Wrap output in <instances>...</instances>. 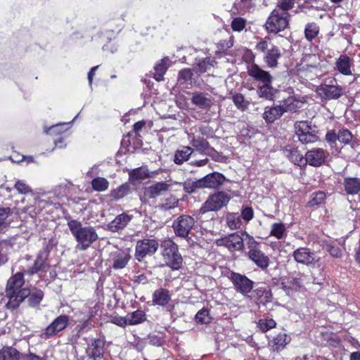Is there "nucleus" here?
Wrapping results in <instances>:
<instances>
[{"label": "nucleus", "instance_id": "473e14b6", "mask_svg": "<svg viewBox=\"0 0 360 360\" xmlns=\"http://www.w3.org/2000/svg\"><path fill=\"white\" fill-rule=\"evenodd\" d=\"M148 177V170L143 167L134 169L129 173V180L132 184L140 183Z\"/></svg>", "mask_w": 360, "mask_h": 360}, {"label": "nucleus", "instance_id": "5fc2aeb1", "mask_svg": "<svg viewBox=\"0 0 360 360\" xmlns=\"http://www.w3.org/2000/svg\"><path fill=\"white\" fill-rule=\"evenodd\" d=\"M352 137V133L347 129H340L338 134V141L345 144L349 143Z\"/></svg>", "mask_w": 360, "mask_h": 360}, {"label": "nucleus", "instance_id": "69168bd1", "mask_svg": "<svg viewBox=\"0 0 360 360\" xmlns=\"http://www.w3.org/2000/svg\"><path fill=\"white\" fill-rule=\"evenodd\" d=\"M193 72L190 69L186 68L181 70L179 73V81L180 82H186L191 79Z\"/></svg>", "mask_w": 360, "mask_h": 360}, {"label": "nucleus", "instance_id": "c9c22d12", "mask_svg": "<svg viewBox=\"0 0 360 360\" xmlns=\"http://www.w3.org/2000/svg\"><path fill=\"white\" fill-rule=\"evenodd\" d=\"M276 90L271 86V83H264L257 88V94L259 98L266 100H272Z\"/></svg>", "mask_w": 360, "mask_h": 360}, {"label": "nucleus", "instance_id": "0e129e2a", "mask_svg": "<svg viewBox=\"0 0 360 360\" xmlns=\"http://www.w3.org/2000/svg\"><path fill=\"white\" fill-rule=\"evenodd\" d=\"M240 216L244 221L249 222L254 217L253 209L249 206L243 207L241 209V215Z\"/></svg>", "mask_w": 360, "mask_h": 360}, {"label": "nucleus", "instance_id": "393cba45", "mask_svg": "<svg viewBox=\"0 0 360 360\" xmlns=\"http://www.w3.org/2000/svg\"><path fill=\"white\" fill-rule=\"evenodd\" d=\"M189 143L193 151L195 150L202 155H205L206 151L210 148V144L207 140L202 136L195 135L193 134H188Z\"/></svg>", "mask_w": 360, "mask_h": 360}, {"label": "nucleus", "instance_id": "6e6552de", "mask_svg": "<svg viewBox=\"0 0 360 360\" xmlns=\"http://www.w3.org/2000/svg\"><path fill=\"white\" fill-rule=\"evenodd\" d=\"M295 129L299 141L304 144L313 143L319 139L316 127L312 126L309 121L297 122Z\"/></svg>", "mask_w": 360, "mask_h": 360}, {"label": "nucleus", "instance_id": "052dcab7", "mask_svg": "<svg viewBox=\"0 0 360 360\" xmlns=\"http://www.w3.org/2000/svg\"><path fill=\"white\" fill-rule=\"evenodd\" d=\"M14 187L20 194H27L32 192L31 188L25 181L21 180H18Z\"/></svg>", "mask_w": 360, "mask_h": 360}, {"label": "nucleus", "instance_id": "0eeeda50", "mask_svg": "<svg viewBox=\"0 0 360 360\" xmlns=\"http://www.w3.org/2000/svg\"><path fill=\"white\" fill-rule=\"evenodd\" d=\"M289 13L274 9L269 16L265 28L269 33H278L288 27Z\"/></svg>", "mask_w": 360, "mask_h": 360}, {"label": "nucleus", "instance_id": "603ef678", "mask_svg": "<svg viewBox=\"0 0 360 360\" xmlns=\"http://www.w3.org/2000/svg\"><path fill=\"white\" fill-rule=\"evenodd\" d=\"M214 60L211 58L207 57L202 61L199 62L197 65V70L199 72L203 73L211 69L213 67Z\"/></svg>", "mask_w": 360, "mask_h": 360}, {"label": "nucleus", "instance_id": "c85d7f7f", "mask_svg": "<svg viewBox=\"0 0 360 360\" xmlns=\"http://www.w3.org/2000/svg\"><path fill=\"white\" fill-rule=\"evenodd\" d=\"M169 188V185L166 182H158L146 188L144 195L149 198H154L160 195L162 192L168 191Z\"/></svg>", "mask_w": 360, "mask_h": 360}, {"label": "nucleus", "instance_id": "c03bdc74", "mask_svg": "<svg viewBox=\"0 0 360 360\" xmlns=\"http://www.w3.org/2000/svg\"><path fill=\"white\" fill-rule=\"evenodd\" d=\"M270 236L275 237L278 240L283 239L287 236V230L284 224L274 223L271 225Z\"/></svg>", "mask_w": 360, "mask_h": 360}, {"label": "nucleus", "instance_id": "f257e3e1", "mask_svg": "<svg viewBox=\"0 0 360 360\" xmlns=\"http://www.w3.org/2000/svg\"><path fill=\"white\" fill-rule=\"evenodd\" d=\"M24 271L16 273L7 282L6 294L8 298L6 304L8 309H15L29 295L28 288H22L24 283Z\"/></svg>", "mask_w": 360, "mask_h": 360}, {"label": "nucleus", "instance_id": "e433bc0d", "mask_svg": "<svg viewBox=\"0 0 360 360\" xmlns=\"http://www.w3.org/2000/svg\"><path fill=\"white\" fill-rule=\"evenodd\" d=\"M20 352L13 347H4L0 349V360H20Z\"/></svg>", "mask_w": 360, "mask_h": 360}, {"label": "nucleus", "instance_id": "13d9d810", "mask_svg": "<svg viewBox=\"0 0 360 360\" xmlns=\"http://www.w3.org/2000/svg\"><path fill=\"white\" fill-rule=\"evenodd\" d=\"M178 205L179 200L175 197L170 196L161 205V208L164 210H169L177 207Z\"/></svg>", "mask_w": 360, "mask_h": 360}, {"label": "nucleus", "instance_id": "20e7f679", "mask_svg": "<svg viewBox=\"0 0 360 360\" xmlns=\"http://www.w3.org/2000/svg\"><path fill=\"white\" fill-rule=\"evenodd\" d=\"M317 95L321 100L338 99L343 95V88L334 78H328L316 89Z\"/></svg>", "mask_w": 360, "mask_h": 360}, {"label": "nucleus", "instance_id": "774afa93", "mask_svg": "<svg viewBox=\"0 0 360 360\" xmlns=\"http://www.w3.org/2000/svg\"><path fill=\"white\" fill-rule=\"evenodd\" d=\"M110 321L111 323L123 328L129 325L127 316L125 317L118 316H114L111 319Z\"/></svg>", "mask_w": 360, "mask_h": 360}, {"label": "nucleus", "instance_id": "412c9836", "mask_svg": "<svg viewBox=\"0 0 360 360\" xmlns=\"http://www.w3.org/2000/svg\"><path fill=\"white\" fill-rule=\"evenodd\" d=\"M226 180L225 176L219 172H212L200 179L202 188L217 189Z\"/></svg>", "mask_w": 360, "mask_h": 360}, {"label": "nucleus", "instance_id": "bb28decb", "mask_svg": "<svg viewBox=\"0 0 360 360\" xmlns=\"http://www.w3.org/2000/svg\"><path fill=\"white\" fill-rule=\"evenodd\" d=\"M284 114L281 103L272 107H266L263 113V118L267 123H273Z\"/></svg>", "mask_w": 360, "mask_h": 360}, {"label": "nucleus", "instance_id": "a211bd4d", "mask_svg": "<svg viewBox=\"0 0 360 360\" xmlns=\"http://www.w3.org/2000/svg\"><path fill=\"white\" fill-rule=\"evenodd\" d=\"M87 356L92 360H101L105 352V341L103 339H94L87 346Z\"/></svg>", "mask_w": 360, "mask_h": 360}, {"label": "nucleus", "instance_id": "4be33fe9", "mask_svg": "<svg viewBox=\"0 0 360 360\" xmlns=\"http://www.w3.org/2000/svg\"><path fill=\"white\" fill-rule=\"evenodd\" d=\"M248 75L252 77L255 80L260 83H271L273 77L271 74L263 69H262L258 65L253 63L248 70Z\"/></svg>", "mask_w": 360, "mask_h": 360}, {"label": "nucleus", "instance_id": "cd10ccee", "mask_svg": "<svg viewBox=\"0 0 360 360\" xmlns=\"http://www.w3.org/2000/svg\"><path fill=\"white\" fill-rule=\"evenodd\" d=\"M193 153V148L191 146H182L178 148L174 155V162L176 165H182L188 160L191 155Z\"/></svg>", "mask_w": 360, "mask_h": 360}, {"label": "nucleus", "instance_id": "a878e982", "mask_svg": "<svg viewBox=\"0 0 360 360\" xmlns=\"http://www.w3.org/2000/svg\"><path fill=\"white\" fill-rule=\"evenodd\" d=\"M290 342V338L285 333H281L269 342V347L272 352H278L283 349Z\"/></svg>", "mask_w": 360, "mask_h": 360}, {"label": "nucleus", "instance_id": "a18cd8bd", "mask_svg": "<svg viewBox=\"0 0 360 360\" xmlns=\"http://www.w3.org/2000/svg\"><path fill=\"white\" fill-rule=\"evenodd\" d=\"M319 33V27L315 22L308 23L305 25L304 36L307 41H311Z\"/></svg>", "mask_w": 360, "mask_h": 360}, {"label": "nucleus", "instance_id": "7c9ffc66", "mask_svg": "<svg viewBox=\"0 0 360 360\" xmlns=\"http://www.w3.org/2000/svg\"><path fill=\"white\" fill-rule=\"evenodd\" d=\"M351 65L352 60L347 55H341L336 61L338 70L345 75H352Z\"/></svg>", "mask_w": 360, "mask_h": 360}, {"label": "nucleus", "instance_id": "79ce46f5", "mask_svg": "<svg viewBox=\"0 0 360 360\" xmlns=\"http://www.w3.org/2000/svg\"><path fill=\"white\" fill-rule=\"evenodd\" d=\"M129 325H138L146 320V314L142 310H136L127 314Z\"/></svg>", "mask_w": 360, "mask_h": 360}, {"label": "nucleus", "instance_id": "4468645a", "mask_svg": "<svg viewBox=\"0 0 360 360\" xmlns=\"http://www.w3.org/2000/svg\"><path fill=\"white\" fill-rule=\"evenodd\" d=\"M244 238L238 233H232L229 236L221 238L217 240V244L219 246H224L230 251H239L242 250L244 244Z\"/></svg>", "mask_w": 360, "mask_h": 360}, {"label": "nucleus", "instance_id": "4d7b16f0", "mask_svg": "<svg viewBox=\"0 0 360 360\" xmlns=\"http://www.w3.org/2000/svg\"><path fill=\"white\" fill-rule=\"evenodd\" d=\"M246 25V20L240 17L235 18L231 22V28L236 32L242 31Z\"/></svg>", "mask_w": 360, "mask_h": 360}, {"label": "nucleus", "instance_id": "e2e57ef3", "mask_svg": "<svg viewBox=\"0 0 360 360\" xmlns=\"http://www.w3.org/2000/svg\"><path fill=\"white\" fill-rule=\"evenodd\" d=\"M71 186L68 184L60 185L55 191L58 198L68 197L70 194Z\"/></svg>", "mask_w": 360, "mask_h": 360}, {"label": "nucleus", "instance_id": "9b49d317", "mask_svg": "<svg viewBox=\"0 0 360 360\" xmlns=\"http://www.w3.org/2000/svg\"><path fill=\"white\" fill-rule=\"evenodd\" d=\"M230 280L236 290L243 295H247L252 290L253 281L245 275L232 272L230 276Z\"/></svg>", "mask_w": 360, "mask_h": 360}, {"label": "nucleus", "instance_id": "39448f33", "mask_svg": "<svg viewBox=\"0 0 360 360\" xmlns=\"http://www.w3.org/2000/svg\"><path fill=\"white\" fill-rule=\"evenodd\" d=\"M231 197L225 191H217L210 195L200 209L201 213L217 212L226 207Z\"/></svg>", "mask_w": 360, "mask_h": 360}, {"label": "nucleus", "instance_id": "2f4dec72", "mask_svg": "<svg viewBox=\"0 0 360 360\" xmlns=\"http://www.w3.org/2000/svg\"><path fill=\"white\" fill-rule=\"evenodd\" d=\"M343 186L348 195H356L360 191V179L353 177L345 178Z\"/></svg>", "mask_w": 360, "mask_h": 360}, {"label": "nucleus", "instance_id": "9d476101", "mask_svg": "<svg viewBox=\"0 0 360 360\" xmlns=\"http://www.w3.org/2000/svg\"><path fill=\"white\" fill-rule=\"evenodd\" d=\"M194 218L189 215H181L173 222V229L175 234L179 237L186 238L195 225Z\"/></svg>", "mask_w": 360, "mask_h": 360}, {"label": "nucleus", "instance_id": "ea45409f", "mask_svg": "<svg viewBox=\"0 0 360 360\" xmlns=\"http://www.w3.org/2000/svg\"><path fill=\"white\" fill-rule=\"evenodd\" d=\"M27 302L30 306L35 307L39 304L44 297V292L39 289H29V295H27Z\"/></svg>", "mask_w": 360, "mask_h": 360}, {"label": "nucleus", "instance_id": "58836bf2", "mask_svg": "<svg viewBox=\"0 0 360 360\" xmlns=\"http://www.w3.org/2000/svg\"><path fill=\"white\" fill-rule=\"evenodd\" d=\"M130 193V187L128 184H123L110 191V197L112 200L117 201L127 196Z\"/></svg>", "mask_w": 360, "mask_h": 360}, {"label": "nucleus", "instance_id": "4c0bfd02", "mask_svg": "<svg viewBox=\"0 0 360 360\" xmlns=\"http://www.w3.org/2000/svg\"><path fill=\"white\" fill-rule=\"evenodd\" d=\"M225 220L226 225L231 230H236L240 228L242 221L238 213L228 212L226 214Z\"/></svg>", "mask_w": 360, "mask_h": 360}, {"label": "nucleus", "instance_id": "6e6d98bb", "mask_svg": "<svg viewBox=\"0 0 360 360\" xmlns=\"http://www.w3.org/2000/svg\"><path fill=\"white\" fill-rule=\"evenodd\" d=\"M295 4V0H279L277 3V8H276V10L288 12L294 7Z\"/></svg>", "mask_w": 360, "mask_h": 360}, {"label": "nucleus", "instance_id": "1a4fd4ad", "mask_svg": "<svg viewBox=\"0 0 360 360\" xmlns=\"http://www.w3.org/2000/svg\"><path fill=\"white\" fill-rule=\"evenodd\" d=\"M159 247L158 241L155 239L144 238L136 242L135 257L141 262L147 255H154Z\"/></svg>", "mask_w": 360, "mask_h": 360}, {"label": "nucleus", "instance_id": "2eb2a0df", "mask_svg": "<svg viewBox=\"0 0 360 360\" xmlns=\"http://www.w3.org/2000/svg\"><path fill=\"white\" fill-rule=\"evenodd\" d=\"M48 257L49 252L45 249L41 250L37 254L33 265L26 269H24V274L30 276L39 271H44L49 266L47 263Z\"/></svg>", "mask_w": 360, "mask_h": 360}, {"label": "nucleus", "instance_id": "f704fd0d", "mask_svg": "<svg viewBox=\"0 0 360 360\" xmlns=\"http://www.w3.org/2000/svg\"><path fill=\"white\" fill-rule=\"evenodd\" d=\"M169 60L165 58L158 63L154 67V79L160 82L164 79V75L169 65Z\"/></svg>", "mask_w": 360, "mask_h": 360}, {"label": "nucleus", "instance_id": "bf43d9fd", "mask_svg": "<svg viewBox=\"0 0 360 360\" xmlns=\"http://www.w3.org/2000/svg\"><path fill=\"white\" fill-rule=\"evenodd\" d=\"M92 326L91 321L86 318L79 321L77 328L79 333H84L89 330Z\"/></svg>", "mask_w": 360, "mask_h": 360}, {"label": "nucleus", "instance_id": "37998d69", "mask_svg": "<svg viewBox=\"0 0 360 360\" xmlns=\"http://www.w3.org/2000/svg\"><path fill=\"white\" fill-rule=\"evenodd\" d=\"M281 105L284 113L288 112H295L297 109L302 107V103L292 97L288 98L283 101Z\"/></svg>", "mask_w": 360, "mask_h": 360}, {"label": "nucleus", "instance_id": "423d86ee", "mask_svg": "<svg viewBox=\"0 0 360 360\" xmlns=\"http://www.w3.org/2000/svg\"><path fill=\"white\" fill-rule=\"evenodd\" d=\"M255 49L261 53H264V62L269 68H275L278 66V61L281 57V49L275 45L269 46L268 42L261 39L255 46Z\"/></svg>", "mask_w": 360, "mask_h": 360}, {"label": "nucleus", "instance_id": "8fccbe9b", "mask_svg": "<svg viewBox=\"0 0 360 360\" xmlns=\"http://www.w3.org/2000/svg\"><path fill=\"white\" fill-rule=\"evenodd\" d=\"M232 101L239 110H245L248 108L249 102L245 101L243 95L241 94H235L233 95Z\"/></svg>", "mask_w": 360, "mask_h": 360}, {"label": "nucleus", "instance_id": "de8ad7c7", "mask_svg": "<svg viewBox=\"0 0 360 360\" xmlns=\"http://www.w3.org/2000/svg\"><path fill=\"white\" fill-rule=\"evenodd\" d=\"M91 185L94 190L101 192L108 189L109 182L105 178L97 177L92 180Z\"/></svg>", "mask_w": 360, "mask_h": 360}, {"label": "nucleus", "instance_id": "338daca9", "mask_svg": "<svg viewBox=\"0 0 360 360\" xmlns=\"http://www.w3.org/2000/svg\"><path fill=\"white\" fill-rule=\"evenodd\" d=\"M9 212V208H0V231L3 230L6 226L5 221L8 217Z\"/></svg>", "mask_w": 360, "mask_h": 360}, {"label": "nucleus", "instance_id": "f3484780", "mask_svg": "<svg viewBox=\"0 0 360 360\" xmlns=\"http://www.w3.org/2000/svg\"><path fill=\"white\" fill-rule=\"evenodd\" d=\"M328 155V153L326 150L315 148L306 153L305 162L314 167H319L325 162Z\"/></svg>", "mask_w": 360, "mask_h": 360}, {"label": "nucleus", "instance_id": "7ed1b4c3", "mask_svg": "<svg viewBox=\"0 0 360 360\" xmlns=\"http://www.w3.org/2000/svg\"><path fill=\"white\" fill-rule=\"evenodd\" d=\"M162 257L167 266L174 271L179 270L182 266L183 258L179 252L178 245L170 240L162 243Z\"/></svg>", "mask_w": 360, "mask_h": 360}, {"label": "nucleus", "instance_id": "c756f323", "mask_svg": "<svg viewBox=\"0 0 360 360\" xmlns=\"http://www.w3.org/2000/svg\"><path fill=\"white\" fill-rule=\"evenodd\" d=\"M153 302L160 306L167 305L171 300L169 291L165 288H159L153 293Z\"/></svg>", "mask_w": 360, "mask_h": 360}, {"label": "nucleus", "instance_id": "72a5a7b5", "mask_svg": "<svg viewBox=\"0 0 360 360\" xmlns=\"http://www.w3.org/2000/svg\"><path fill=\"white\" fill-rule=\"evenodd\" d=\"M285 155L288 158V159L293 162L295 165L298 166H304L306 165L305 162V157L298 151L296 148H286L284 150Z\"/></svg>", "mask_w": 360, "mask_h": 360}, {"label": "nucleus", "instance_id": "b1692460", "mask_svg": "<svg viewBox=\"0 0 360 360\" xmlns=\"http://www.w3.org/2000/svg\"><path fill=\"white\" fill-rule=\"evenodd\" d=\"M248 258L259 268L266 269L269 266L270 259L261 250H251L248 251Z\"/></svg>", "mask_w": 360, "mask_h": 360}, {"label": "nucleus", "instance_id": "864d4df0", "mask_svg": "<svg viewBox=\"0 0 360 360\" xmlns=\"http://www.w3.org/2000/svg\"><path fill=\"white\" fill-rule=\"evenodd\" d=\"M195 320L197 323L201 324L208 323L211 321L209 310L207 309H200L195 315Z\"/></svg>", "mask_w": 360, "mask_h": 360}, {"label": "nucleus", "instance_id": "ddd939ff", "mask_svg": "<svg viewBox=\"0 0 360 360\" xmlns=\"http://www.w3.org/2000/svg\"><path fill=\"white\" fill-rule=\"evenodd\" d=\"M131 257L128 249H118L110 255L111 266L115 269H122L127 266Z\"/></svg>", "mask_w": 360, "mask_h": 360}, {"label": "nucleus", "instance_id": "49530a36", "mask_svg": "<svg viewBox=\"0 0 360 360\" xmlns=\"http://www.w3.org/2000/svg\"><path fill=\"white\" fill-rule=\"evenodd\" d=\"M326 195L324 192L319 191L311 195L309 200L307 202V207H312L318 206L324 202Z\"/></svg>", "mask_w": 360, "mask_h": 360}, {"label": "nucleus", "instance_id": "680f3d73", "mask_svg": "<svg viewBox=\"0 0 360 360\" xmlns=\"http://www.w3.org/2000/svg\"><path fill=\"white\" fill-rule=\"evenodd\" d=\"M326 250L333 257L340 258L342 257V253L340 248L332 243L326 244Z\"/></svg>", "mask_w": 360, "mask_h": 360}, {"label": "nucleus", "instance_id": "3c124183", "mask_svg": "<svg viewBox=\"0 0 360 360\" xmlns=\"http://www.w3.org/2000/svg\"><path fill=\"white\" fill-rule=\"evenodd\" d=\"M276 325V321L272 319H260L257 323V327L262 332H266L274 328Z\"/></svg>", "mask_w": 360, "mask_h": 360}, {"label": "nucleus", "instance_id": "aec40b11", "mask_svg": "<svg viewBox=\"0 0 360 360\" xmlns=\"http://www.w3.org/2000/svg\"><path fill=\"white\" fill-rule=\"evenodd\" d=\"M191 101L201 110H208L214 105V98L210 94L200 91L192 93Z\"/></svg>", "mask_w": 360, "mask_h": 360}, {"label": "nucleus", "instance_id": "dca6fc26", "mask_svg": "<svg viewBox=\"0 0 360 360\" xmlns=\"http://www.w3.org/2000/svg\"><path fill=\"white\" fill-rule=\"evenodd\" d=\"M70 321V316L60 315L55 319L52 323L44 330L46 338L52 337L67 328Z\"/></svg>", "mask_w": 360, "mask_h": 360}, {"label": "nucleus", "instance_id": "6ab92c4d", "mask_svg": "<svg viewBox=\"0 0 360 360\" xmlns=\"http://www.w3.org/2000/svg\"><path fill=\"white\" fill-rule=\"evenodd\" d=\"M292 256L297 263L306 265L315 264L319 261V259L316 258L315 253L307 248L296 249L293 252Z\"/></svg>", "mask_w": 360, "mask_h": 360}, {"label": "nucleus", "instance_id": "f8f14e48", "mask_svg": "<svg viewBox=\"0 0 360 360\" xmlns=\"http://www.w3.org/2000/svg\"><path fill=\"white\" fill-rule=\"evenodd\" d=\"M309 59H314L313 63H302L297 66L298 74L301 77H305L309 79H313L321 74L320 63L316 56H309Z\"/></svg>", "mask_w": 360, "mask_h": 360}, {"label": "nucleus", "instance_id": "f03ea898", "mask_svg": "<svg viewBox=\"0 0 360 360\" xmlns=\"http://www.w3.org/2000/svg\"><path fill=\"white\" fill-rule=\"evenodd\" d=\"M68 226L72 235L77 242L76 248L79 250H86L98 238L94 227L83 226L82 223L77 220H70L68 221Z\"/></svg>", "mask_w": 360, "mask_h": 360}, {"label": "nucleus", "instance_id": "09e8293b", "mask_svg": "<svg viewBox=\"0 0 360 360\" xmlns=\"http://www.w3.org/2000/svg\"><path fill=\"white\" fill-rule=\"evenodd\" d=\"M183 187L188 193H192L198 188H202L200 179L195 181L187 180L184 183Z\"/></svg>", "mask_w": 360, "mask_h": 360}, {"label": "nucleus", "instance_id": "5701e85b", "mask_svg": "<svg viewBox=\"0 0 360 360\" xmlns=\"http://www.w3.org/2000/svg\"><path fill=\"white\" fill-rule=\"evenodd\" d=\"M133 216L127 212H123L118 214L112 221H110L108 228L112 232H118L123 230L131 221Z\"/></svg>", "mask_w": 360, "mask_h": 360}, {"label": "nucleus", "instance_id": "a19ab883", "mask_svg": "<svg viewBox=\"0 0 360 360\" xmlns=\"http://www.w3.org/2000/svg\"><path fill=\"white\" fill-rule=\"evenodd\" d=\"M253 297L262 303H266L271 301V290L265 287H258L253 291Z\"/></svg>", "mask_w": 360, "mask_h": 360}]
</instances>
